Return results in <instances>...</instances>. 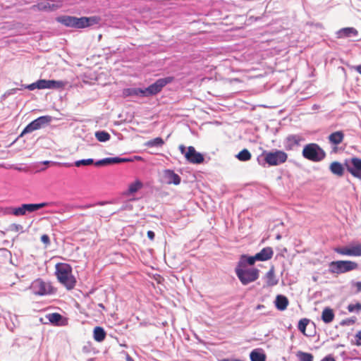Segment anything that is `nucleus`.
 I'll use <instances>...</instances> for the list:
<instances>
[{
  "mask_svg": "<svg viewBox=\"0 0 361 361\" xmlns=\"http://www.w3.org/2000/svg\"><path fill=\"white\" fill-rule=\"evenodd\" d=\"M355 338H356V343H355V344L357 345H361V331H359L356 334Z\"/></svg>",
  "mask_w": 361,
  "mask_h": 361,
  "instance_id": "obj_44",
  "label": "nucleus"
},
{
  "mask_svg": "<svg viewBox=\"0 0 361 361\" xmlns=\"http://www.w3.org/2000/svg\"><path fill=\"white\" fill-rule=\"evenodd\" d=\"M274 302H275L276 307L279 310L283 311L288 307V300L286 296H284L283 295H278L276 298Z\"/></svg>",
  "mask_w": 361,
  "mask_h": 361,
  "instance_id": "obj_22",
  "label": "nucleus"
},
{
  "mask_svg": "<svg viewBox=\"0 0 361 361\" xmlns=\"http://www.w3.org/2000/svg\"><path fill=\"white\" fill-rule=\"evenodd\" d=\"M135 159H140L141 158L140 157H136Z\"/></svg>",
  "mask_w": 361,
  "mask_h": 361,
  "instance_id": "obj_53",
  "label": "nucleus"
},
{
  "mask_svg": "<svg viewBox=\"0 0 361 361\" xmlns=\"http://www.w3.org/2000/svg\"><path fill=\"white\" fill-rule=\"evenodd\" d=\"M356 71H357L360 74H361V65L357 66L356 67Z\"/></svg>",
  "mask_w": 361,
  "mask_h": 361,
  "instance_id": "obj_48",
  "label": "nucleus"
},
{
  "mask_svg": "<svg viewBox=\"0 0 361 361\" xmlns=\"http://www.w3.org/2000/svg\"><path fill=\"white\" fill-rule=\"evenodd\" d=\"M11 168L16 169V170H18V171H21V169L19 168V167H17V166H12Z\"/></svg>",
  "mask_w": 361,
  "mask_h": 361,
  "instance_id": "obj_50",
  "label": "nucleus"
},
{
  "mask_svg": "<svg viewBox=\"0 0 361 361\" xmlns=\"http://www.w3.org/2000/svg\"><path fill=\"white\" fill-rule=\"evenodd\" d=\"M24 88L25 89H27L30 91H32L35 89H39L40 90V82H39V80H38L37 81L32 83V84H30V85H25L24 86Z\"/></svg>",
  "mask_w": 361,
  "mask_h": 361,
  "instance_id": "obj_40",
  "label": "nucleus"
},
{
  "mask_svg": "<svg viewBox=\"0 0 361 361\" xmlns=\"http://www.w3.org/2000/svg\"><path fill=\"white\" fill-rule=\"evenodd\" d=\"M164 142L161 137H156L147 142L148 147H161L164 145Z\"/></svg>",
  "mask_w": 361,
  "mask_h": 361,
  "instance_id": "obj_38",
  "label": "nucleus"
},
{
  "mask_svg": "<svg viewBox=\"0 0 361 361\" xmlns=\"http://www.w3.org/2000/svg\"><path fill=\"white\" fill-rule=\"evenodd\" d=\"M353 257H361V243L350 244Z\"/></svg>",
  "mask_w": 361,
  "mask_h": 361,
  "instance_id": "obj_36",
  "label": "nucleus"
},
{
  "mask_svg": "<svg viewBox=\"0 0 361 361\" xmlns=\"http://www.w3.org/2000/svg\"><path fill=\"white\" fill-rule=\"evenodd\" d=\"M334 251L341 255L353 257L350 244L348 246L336 247L334 249Z\"/></svg>",
  "mask_w": 361,
  "mask_h": 361,
  "instance_id": "obj_30",
  "label": "nucleus"
},
{
  "mask_svg": "<svg viewBox=\"0 0 361 361\" xmlns=\"http://www.w3.org/2000/svg\"><path fill=\"white\" fill-rule=\"evenodd\" d=\"M41 241L46 245L50 243V239L48 235L44 234L41 236Z\"/></svg>",
  "mask_w": 361,
  "mask_h": 361,
  "instance_id": "obj_43",
  "label": "nucleus"
},
{
  "mask_svg": "<svg viewBox=\"0 0 361 361\" xmlns=\"http://www.w3.org/2000/svg\"><path fill=\"white\" fill-rule=\"evenodd\" d=\"M49 204L47 202H42L39 204H23L18 207L12 209L11 214L16 216H24L27 213L34 212L40 209Z\"/></svg>",
  "mask_w": 361,
  "mask_h": 361,
  "instance_id": "obj_9",
  "label": "nucleus"
},
{
  "mask_svg": "<svg viewBox=\"0 0 361 361\" xmlns=\"http://www.w3.org/2000/svg\"><path fill=\"white\" fill-rule=\"evenodd\" d=\"M348 310L350 312H353L355 311H360L361 310V303L357 302L356 304H350L348 306Z\"/></svg>",
  "mask_w": 361,
  "mask_h": 361,
  "instance_id": "obj_41",
  "label": "nucleus"
},
{
  "mask_svg": "<svg viewBox=\"0 0 361 361\" xmlns=\"http://www.w3.org/2000/svg\"><path fill=\"white\" fill-rule=\"evenodd\" d=\"M352 286L356 288L355 293H358L361 292V281H351Z\"/></svg>",
  "mask_w": 361,
  "mask_h": 361,
  "instance_id": "obj_42",
  "label": "nucleus"
},
{
  "mask_svg": "<svg viewBox=\"0 0 361 361\" xmlns=\"http://www.w3.org/2000/svg\"><path fill=\"white\" fill-rule=\"evenodd\" d=\"M57 20L66 27L75 28V16H61V17L58 18Z\"/></svg>",
  "mask_w": 361,
  "mask_h": 361,
  "instance_id": "obj_26",
  "label": "nucleus"
},
{
  "mask_svg": "<svg viewBox=\"0 0 361 361\" xmlns=\"http://www.w3.org/2000/svg\"><path fill=\"white\" fill-rule=\"evenodd\" d=\"M321 361H336L333 356L327 355L324 357Z\"/></svg>",
  "mask_w": 361,
  "mask_h": 361,
  "instance_id": "obj_45",
  "label": "nucleus"
},
{
  "mask_svg": "<svg viewBox=\"0 0 361 361\" xmlns=\"http://www.w3.org/2000/svg\"><path fill=\"white\" fill-rule=\"evenodd\" d=\"M130 361H134L133 359H130Z\"/></svg>",
  "mask_w": 361,
  "mask_h": 361,
  "instance_id": "obj_57",
  "label": "nucleus"
},
{
  "mask_svg": "<svg viewBox=\"0 0 361 361\" xmlns=\"http://www.w3.org/2000/svg\"><path fill=\"white\" fill-rule=\"evenodd\" d=\"M304 139L299 135H290L284 140L283 145L286 150H293L295 147L300 145Z\"/></svg>",
  "mask_w": 361,
  "mask_h": 361,
  "instance_id": "obj_14",
  "label": "nucleus"
},
{
  "mask_svg": "<svg viewBox=\"0 0 361 361\" xmlns=\"http://www.w3.org/2000/svg\"><path fill=\"white\" fill-rule=\"evenodd\" d=\"M262 157L269 166H279L285 163L288 159V154L282 150L273 149L271 151H264Z\"/></svg>",
  "mask_w": 361,
  "mask_h": 361,
  "instance_id": "obj_3",
  "label": "nucleus"
},
{
  "mask_svg": "<svg viewBox=\"0 0 361 361\" xmlns=\"http://www.w3.org/2000/svg\"><path fill=\"white\" fill-rule=\"evenodd\" d=\"M358 268V264L349 260L333 261L329 264L328 271L330 274L339 275L355 270Z\"/></svg>",
  "mask_w": 361,
  "mask_h": 361,
  "instance_id": "obj_4",
  "label": "nucleus"
},
{
  "mask_svg": "<svg viewBox=\"0 0 361 361\" xmlns=\"http://www.w3.org/2000/svg\"><path fill=\"white\" fill-rule=\"evenodd\" d=\"M173 80V78L170 76L158 79L149 87L144 88L145 97H149L157 94L166 85L171 83Z\"/></svg>",
  "mask_w": 361,
  "mask_h": 361,
  "instance_id": "obj_6",
  "label": "nucleus"
},
{
  "mask_svg": "<svg viewBox=\"0 0 361 361\" xmlns=\"http://www.w3.org/2000/svg\"><path fill=\"white\" fill-rule=\"evenodd\" d=\"M235 272L241 283L244 286L255 281L259 275V271L256 268H247L236 266Z\"/></svg>",
  "mask_w": 361,
  "mask_h": 361,
  "instance_id": "obj_5",
  "label": "nucleus"
},
{
  "mask_svg": "<svg viewBox=\"0 0 361 361\" xmlns=\"http://www.w3.org/2000/svg\"><path fill=\"white\" fill-rule=\"evenodd\" d=\"M101 18L99 16L75 17V28L82 29L97 25L100 23Z\"/></svg>",
  "mask_w": 361,
  "mask_h": 361,
  "instance_id": "obj_12",
  "label": "nucleus"
},
{
  "mask_svg": "<svg viewBox=\"0 0 361 361\" xmlns=\"http://www.w3.org/2000/svg\"><path fill=\"white\" fill-rule=\"evenodd\" d=\"M296 356L299 361H313V355L309 353L298 351Z\"/></svg>",
  "mask_w": 361,
  "mask_h": 361,
  "instance_id": "obj_33",
  "label": "nucleus"
},
{
  "mask_svg": "<svg viewBox=\"0 0 361 361\" xmlns=\"http://www.w3.org/2000/svg\"><path fill=\"white\" fill-rule=\"evenodd\" d=\"M56 275L59 281L67 289H73L76 283V280L72 274V267L65 263H59L56 265Z\"/></svg>",
  "mask_w": 361,
  "mask_h": 361,
  "instance_id": "obj_1",
  "label": "nucleus"
},
{
  "mask_svg": "<svg viewBox=\"0 0 361 361\" xmlns=\"http://www.w3.org/2000/svg\"><path fill=\"white\" fill-rule=\"evenodd\" d=\"M178 148L180 153L185 156L189 163L199 164L204 161L203 155L197 152L194 147H188L187 151L186 147L183 145H180Z\"/></svg>",
  "mask_w": 361,
  "mask_h": 361,
  "instance_id": "obj_8",
  "label": "nucleus"
},
{
  "mask_svg": "<svg viewBox=\"0 0 361 361\" xmlns=\"http://www.w3.org/2000/svg\"><path fill=\"white\" fill-rule=\"evenodd\" d=\"M11 226L13 227V229L15 230L16 231H18L20 229L23 228L22 226L20 224H13Z\"/></svg>",
  "mask_w": 361,
  "mask_h": 361,
  "instance_id": "obj_47",
  "label": "nucleus"
},
{
  "mask_svg": "<svg viewBox=\"0 0 361 361\" xmlns=\"http://www.w3.org/2000/svg\"><path fill=\"white\" fill-rule=\"evenodd\" d=\"M302 154L304 158L313 162L321 161L326 157V152L317 143H310L305 145Z\"/></svg>",
  "mask_w": 361,
  "mask_h": 361,
  "instance_id": "obj_2",
  "label": "nucleus"
},
{
  "mask_svg": "<svg viewBox=\"0 0 361 361\" xmlns=\"http://www.w3.org/2000/svg\"><path fill=\"white\" fill-rule=\"evenodd\" d=\"M154 236H155V234H154V233L152 231H147V237H148L150 240H154Z\"/></svg>",
  "mask_w": 361,
  "mask_h": 361,
  "instance_id": "obj_46",
  "label": "nucleus"
},
{
  "mask_svg": "<svg viewBox=\"0 0 361 361\" xmlns=\"http://www.w3.org/2000/svg\"><path fill=\"white\" fill-rule=\"evenodd\" d=\"M274 252L271 247H264L260 252L256 254L258 261H267L270 259L273 256Z\"/></svg>",
  "mask_w": 361,
  "mask_h": 361,
  "instance_id": "obj_19",
  "label": "nucleus"
},
{
  "mask_svg": "<svg viewBox=\"0 0 361 361\" xmlns=\"http://www.w3.org/2000/svg\"><path fill=\"white\" fill-rule=\"evenodd\" d=\"M99 306H100V307H103L104 308V305L102 304H99Z\"/></svg>",
  "mask_w": 361,
  "mask_h": 361,
  "instance_id": "obj_54",
  "label": "nucleus"
},
{
  "mask_svg": "<svg viewBox=\"0 0 361 361\" xmlns=\"http://www.w3.org/2000/svg\"><path fill=\"white\" fill-rule=\"evenodd\" d=\"M334 318L333 310L329 307H326L322 312V319L324 323H330Z\"/></svg>",
  "mask_w": 361,
  "mask_h": 361,
  "instance_id": "obj_29",
  "label": "nucleus"
},
{
  "mask_svg": "<svg viewBox=\"0 0 361 361\" xmlns=\"http://www.w3.org/2000/svg\"><path fill=\"white\" fill-rule=\"evenodd\" d=\"M132 161V159L130 158H121V157H108L104 158L103 159L99 160L95 162L96 166H102L106 164H120L124 162H130Z\"/></svg>",
  "mask_w": 361,
  "mask_h": 361,
  "instance_id": "obj_17",
  "label": "nucleus"
},
{
  "mask_svg": "<svg viewBox=\"0 0 361 361\" xmlns=\"http://www.w3.org/2000/svg\"><path fill=\"white\" fill-rule=\"evenodd\" d=\"M266 283L269 286H274L278 283V279L276 278L274 268H271L266 274Z\"/></svg>",
  "mask_w": 361,
  "mask_h": 361,
  "instance_id": "obj_28",
  "label": "nucleus"
},
{
  "mask_svg": "<svg viewBox=\"0 0 361 361\" xmlns=\"http://www.w3.org/2000/svg\"><path fill=\"white\" fill-rule=\"evenodd\" d=\"M251 157L252 156L250 152L247 149H243L236 155V158L242 161H246L250 160L251 159Z\"/></svg>",
  "mask_w": 361,
  "mask_h": 361,
  "instance_id": "obj_32",
  "label": "nucleus"
},
{
  "mask_svg": "<svg viewBox=\"0 0 361 361\" xmlns=\"http://www.w3.org/2000/svg\"><path fill=\"white\" fill-rule=\"evenodd\" d=\"M309 322L310 320L306 318L300 319L298 322V328L299 331H300L305 336H307V334H305L306 327Z\"/></svg>",
  "mask_w": 361,
  "mask_h": 361,
  "instance_id": "obj_39",
  "label": "nucleus"
},
{
  "mask_svg": "<svg viewBox=\"0 0 361 361\" xmlns=\"http://www.w3.org/2000/svg\"><path fill=\"white\" fill-rule=\"evenodd\" d=\"M251 361H266V355L257 350H252L250 354Z\"/></svg>",
  "mask_w": 361,
  "mask_h": 361,
  "instance_id": "obj_31",
  "label": "nucleus"
},
{
  "mask_svg": "<svg viewBox=\"0 0 361 361\" xmlns=\"http://www.w3.org/2000/svg\"><path fill=\"white\" fill-rule=\"evenodd\" d=\"M142 187V183L140 180H136L130 184L128 192L131 194L136 192Z\"/></svg>",
  "mask_w": 361,
  "mask_h": 361,
  "instance_id": "obj_37",
  "label": "nucleus"
},
{
  "mask_svg": "<svg viewBox=\"0 0 361 361\" xmlns=\"http://www.w3.org/2000/svg\"><path fill=\"white\" fill-rule=\"evenodd\" d=\"M263 307H264V305H258L257 306V310H260V309H262V308H263Z\"/></svg>",
  "mask_w": 361,
  "mask_h": 361,
  "instance_id": "obj_49",
  "label": "nucleus"
},
{
  "mask_svg": "<svg viewBox=\"0 0 361 361\" xmlns=\"http://www.w3.org/2000/svg\"><path fill=\"white\" fill-rule=\"evenodd\" d=\"M358 32L354 27H344L336 32L338 38H346L357 36Z\"/></svg>",
  "mask_w": 361,
  "mask_h": 361,
  "instance_id": "obj_18",
  "label": "nucleus"
},
{
  "mask_svg": "<svg viewBox=\"0 0 361 361\" xmlns=\"http://www.w3.org/2000/svg\"><path fill=\"white\" fill-rule=\"evenodd\" d=\"M51 121V117L49 116H40L31 123H30L23 130L20 134V136H23L24 134L30 133L33 132L34 130L40 129L44 125L49 123Z\"/></svg>",
  "mask_w": 361,
  "mask_h": 361,
  "instance_id": "obj_11",
  "label": "nucleus"
},
{
  "mask_svg": "<svg viewBox=\"0 0 361 361\" xmlns=\"http://www.w3.org/2000/svg\"><path fill=\"white\" fill-rule=\"evenodd\" d=\"M99 204L102 205V204H104V203L103 202H100V203H99Z\"/></svg>",
  "mask_w": 361,
  "mask_h": 361,
  "instance_id": "obj_56",
  "label": "nucleus"
},
{
  "mask_svg": "<svg viewBox=\"0 0 361 361\" xmlns=\"http://www.w3.org/2000/svg\"><path fill=\"white\" fill-rule=\"evenodd\" d=\"M34 7H37L39 11H53L58 9L60 7V4H54L52 0H45L38 3Z\"/></svg>",
  "mask_w": 361,
  "mask_h": 361,
  "instance_id": "obj_16",
  "label": "nucleus"
},
{
  "mask_svg": "<svg viewBox=\"0 0 361 361\" xmlns=\"http://www.w3.org/2000/svg\"><path fill=\"white\" fill-rule=\"evenodd\" d=\"M30 289L37 295H46L54 293V288L51 283L44 281L41 279L35 280L30 286Z\"/></svg>",
  "mask_w": 361,
  "mask_h": 361,
  "instance_id": "obj_7",
  "label": "nucleus"
},
{
  "mask_svg": "<svg viewBox=\"0 0 361 361\" xmlns=\"http://www.w3.org/2000/svg\"><path fill=\"white\" fill-rule=\"evenodd\" d=\"M256 261H258L256 255L254 256L242 255L237 266L246 267L247 264L253 265Z\"/></svg>",
  "mask_w": 361,
  "mask_h": 361,
  "instance_id": "obj_23",
  "label": "nucleus"
},
{
  "mask_svg": "<svg viewBox=\"0 0 361 361\" xmlns=\"http://www.w3.org/2000/svg\"><path fill=\"white\" fill-rule=\"evenodd\" d=\"M276 238H277L278 240H279V239H280V238H281V235H278L276 236Z\"/></svg>",
  "mask_w": 361,
  "mask_h": 361,
  "instance_id": "obj_52",
  "label": "nucleus"
},
{
  "mask_svg": "<svg viewBox=\"0 0 361 361\" xmlns=\"http://www.w3.org/2000/svg\"><path fill=\"white\" fill-rule=\"evenodd\" d=\"M47 319L54 324H59L62 319V316L59 313H50L47 315Z\"/></svg>",
  "mask_w": 361,
  "mask_h": 361,
  "instance_id": "obj_34",
  "label": "nucleus"
},
{
  "mask_svg": "<svg viewBox=\"0 0 361 361\" xmlns=\"http://www.w3.org/2000/svg\"><path fill=\"white\" fill-rule=\"evenodd\" d=\"M95 137L99 142H106L108 141L111 136L106 131H97L95 133Z\"/></svg>",
  "mask_w": 361,
  "mask_h": 361,
  "instance_id": "obj_35",
  "label": "nucleus"
},
{
  "mask_svg": "<svg viewBox=\"0 0 361 361\" xmlns=\"http://www.w3.org/2000/svg\"><path fill=\"white\" fill-rule=\"evenodd\" d=\"M163 179L166 184H173L176 185L180 184L181 180L180 177L177 173L170 169L164 171Z\"/></svg>",
  "mask_w": 361,
  "mask_h": 361,
  "instance_id": "obj_15",
  "label": "nucleus"
},
{
  "mask_svg": "<svg viewBox=\"0 0 361 361\" xmlns=\"http://www.w3.org/2000/svg\"><path fill=\"white\" fill-rule=\"evenodd\" d=\"M344 138V134L342 131H336L330 134L328 140L331 144L338 145L341 144Z\"/></svg>",
  "mask_w": 361,
  "mask_h": 361,
  "instance_id": "obj_20",
  "label": "nucleus"
},
{
  "mask_svg": "<svg viewBox=\"0 0 361 361\" xmlns=\"http://www.w3.org/2000/svg\"><path fill=\"white\" fill-rule=\"evenodd\" d=\"M91 205H87V206H84V207H78L79 208H89L90 207Z\"/></svg>",
  "mask_w": 361,
  "mask_h": 361,
  "instance_id": "obj_51",
  "label": "nucleus"
},
{
  "mask_svg": "<svg viewBox=\"0 0 361 361\" xmlns=\"http://www.w3.org/2000/svg\"><path fill=\"white\" fill-rule=\"evenodd\" d=\"M106 332L102 327L96 326L93 330V338L97 342L103 341L106 338Z\"/></svg>",
  "mask_w": 361,
  "mask_h": 361,
  "instance_id": "obj_27",
  "label": "nucleus"
},
{
  "mask_svg": "<svg viewBox=\"0 0 361 361\" xmlns=\"http://www.w3.org/2000/svg\"><path fill=\"white\" fill-rule=\"evenodd\" d=\"M94 163V159H80V160H78V161H75L73 164H71V163H63L62 164L66 167H71L72 166H75L76 167H80L82 166H89V165H92Z\"/></svg>",
  "mask_w": 361,
  "mask_h": 361,
  "instance_id": "obj_25",
  "label": "nucleus"
},
{
  "mask_svg": "<svg viewBox=\"0 0 361 361\" xmlns=\"http://www.w3.org/2000/svg\"><path fill=\"white\" fill-rule=\"evenodd\" d=\"M345 166L347 171L355 178L361 179V159L358 157H353L346 159Z\"/></svg>",
  "mask_w": 361,
  "mask_h": 361,
  "instance_id": "obj_10",
  "label": "nucleus"
},
{
  "mask_svg": "<svg viewBox=\"0 0 361 361\" xmlns=\"http://www.w3.org/2000/svg\"><path fill=\"white\" fill-rule=\"evenodd\" d=\"M40 90H59L63 88L66 82L61 80L40 79Z\"/></svg>",
  "mask_w": 361,
  "mask_h": 361,
  "instance_id": "obj_13",
  "label": "nucleus"
},
{
  "mask_svg": "<svg viewBox=\"0 0 361 361\" xmlns=\"http://www.w3.org/2000/svg\"><path fill=\"white\" fill-rule=\"evenodd\" d=\"M331 172L338 176H342L344 173V168L338 161H333L329 166Z\"/></svg>",
  "mask_w": 361,
  "mask_h": 361,
  "instance_id": "obj_24",
  "label": "nucleus"
},
{
  "mask_svg": "<svg viewBox=\"0 0 361 361\" xmlns=\"http://www.w3.org/2000/svg\"><path fill=\"white\" fill-rule=\"evenodd\" d=\"M123 95L126 97L135 96L145 97L144 94V88L130 87L123 90Z\"/></svg>",
  "mask_w": 361,
  "mask_h": 361,
  "instance_id": "obj_21",
  "label": "nucleus"
},
{
  "mask_svg": "<svg viewBox=\"0 0 361 361\" xmlns=\"http://www.w3.org/2000/svg\"><path fill=\"white\" fill-rule=\"evenodd\" d=\"M49 162V161H44V164H47Z\"/></svg>",
  "mask_w": 361,
  "mask_h": 361,
  "instance_id": "obj_55",
  "label": "nucleus"
}]
</instances>
